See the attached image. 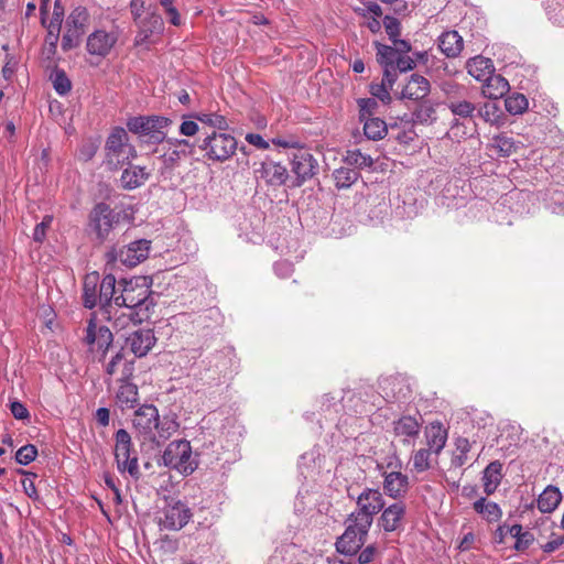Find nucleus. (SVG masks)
Masks as SVG:
<instances>
[{
  "mask_svg": "<svg viewBox=\"0 0 564 564\" xmlns=\"http://www.w3.org/2000/svg\"><path fill=\"white\" fill-rule=\"evenodd\" d=\"M159 416L158 409L152 404H143L134 412L132 425L137 437L142 443H160L155 434V429L159 426Z\"/></svg>",
  "mask_w": 564,
  "mask_h": 564,
  "instance_id": "obj_8",
  "label": "nucleus"
},
{
  "mask_svg": "<svg viewBox=\"0 0 564 564\" xmlns=\"http://www.w3.org/2000/svg\"><path fill=\"white\" fill-rule=\"evenodd\" d=\"M162 462L164 466L184 475L192 474L196 468V464L192 459L191 444L185 440L171 442L162 455Z\"/></svg>",
  "mask_w": 564,
  "mask_h": 564,
  "instance_id": "obj_6",
  "label": "nucleus"
},
{
  "mask_svg": "<svg viewBox=\"0 0 564 564\" xmlns=\"http://www.w3.org/2000/svg\"><path fill=\"white\" fill-rule=\"evenodd\" d=\"M156 338L152 329L138 328L126 337V347L135 356L144 357L154 346Z\"/></svg>",
  "mask_w": 564,
  "mask_h": 564,
  "instance_id": "obj_18",
  "label": "nucleus"
},
{
  "mask_svg": "<svg viewBox=\"0 0 564 564\" xmlns=\"http://www.w3.org/2000/svg\"><path fill=\"white\" fill-rule=\"evenodd\" d=\"M10 410H11L12 415L17 420H25V419L30 417V413H29L28 409L25 408L24 404H22L19 401L12 402L10 404Z\"/></svg>",
  "mask_w": 564,
  "mask_h": 564,
  "instance_id": "obj_64",
  "label": "nucleus"
},
{
  "mask_svg": "<svg viewBox=\"0 0 564 564\" xmlns=\"http://www.w3.org/2000/svg\"><path fill=\"white\" fill-rule=\"evenodd\" d=\"M562 500V494L555 486H547L542 494H540L536 506L538 509L543 513H550L554 511Z\"/></svg>",
  "mask_w": 564,
  "mask_h": 564,
  "instance_id": "obj_31",
  "label": "nucleus"
},
{
  "mask_svg": "<svg viewBox=\"0 0 564 564\" xmlns=\"http://www.w3.org/2000/svg\"><path fill=\"white\" fill-rule=\"evenodd\" d=\"M131 12L137 21L142 19L144 13L152 12V9L155 6V0H132L131 1Z\"/></svg>",
  "mask_w": 564,
  "mask_h": 564,
  "instance_id": "obj_47",
  "label": "nucleus"
},
{
  "mask_svg": "<svg viewBox=\"0 0 564 564\" xmlns=\"http://www.w3.org/2000/svg\"><path fill=\"white\" fill-rule=\"evenodd\" d=\"M37 456V448L33 444H28L18 449L15 460L20 465L32 463Z\"/></svg>",
  "mask_w": 564,
  "mask_h": 564,
  "instance_id": "obj_49",
  "label": "nucleus"
},
{
  "mask_svg": "<svg viewBox=\"0 0 564 564\" xmlns=\"http://www.w3.org/2000/svg\"><path fill=\"white\" fill-rule=\"evenodd\" d=\"M62 25L61 14L56 13L53 19H51L48 25H46L47 34L45 37V43L43 46V55L46 58H51L56 53L57 42L59 39V31Z\"/></svg>",
  "mask_w": 564,
  "mask_h": 564,
  "instance_id": "obj_29",
  "label": "nucleus"
},
{
  "mask_svg": "<svg viewBox=\"0 0 564 564\" xmlns=\"http://www.w3.org/2000/svg\"><path fill=\"white\" fill-rule=\"evenodd\" d=\"M82 35L83 33L66 28V31L62 37L63 51H69L76 47L80 42Z\"/></svg>",
  "mask_w": 564,
  "mask_h": 564,
  "instance_id": "obj_53",
  "label": "nucleus"
},
{
  "mask_svg": "<svg viewBox=\"0 0 564 564\" xmlns=\"http://www.w3.org/2000/svg\"><path fill=\"white\" fill-rule=\"evenodd\" d=\"M502 477V464L498 460L491 462L482 473L485 494L492 495L500 485Z\"/></svg>",
  "mask_w": 564,
  "mask_h": 564,
  "instance_id": "obj_30",
  "label": "nucleus"
},
{
  "mask_svg": "<svg viewBox=\"0 0 564 564\" xmlns=\"http://www.w3.org/2000/svg\"><path fill=\"white\" fill-rule=\"evenodd\" d=\"M431 91L430 82L422 75L412 74L403 85L399 98L401 100L420 101Z\"/></svg>",
  "mask_w": 564,
  "mask_h": 564,
  "instance_id": "obj_19",
  "label": "nucleus"
},
{
  "mask_svg": "<svg viewBox=\"0 0 564 564\" xmlns=\"http://www.w3.org/2000/svg\"><path fill=\"white\" fill-rule=\"evenodd\" d=\"M415 66V63L414 61L408 56V55H398L395 62H394V70H400V72H408V70H411L413 69Z\"/></svg>",
  "mask_w": 564,
  "mask_h": 564,
  "instance_id": "obj_62",
  "label": "nucleus"
},
{
  "mask_svg": "<svg viewBox=\"0 0 564 564\" xmlns=\"http://www.w3.org/2000/svg\"><path fill=\"white\" fill-rule=\"evenodd\" d=\"M150 249V240L139 239L120 249L118 259L126 267L133 268L148 259Z\"/></svg>",
  "mask_w": 564,
  "mask_h": 564,
  "instance_id": "obj_17",
  "label": "nucleus"
},
{
  "mask_svg": "<svg viewBox=\"0 0 564 564\" xmlns=\"http://www.w3.org/2000/svg\"><path fill=\"white\" fill-rule=\"evenodd\" d=\"M122 308H119L112 304L111 306V313L105 312L104 315L108 321L112 322V325L116 329H124L128 327L129 324H141L144 319L137 318L134 314L137 311L133 310H126L121 311Z\"/></svg>",
  "mask_w": 564,
  "mask_h": 564,
  "instance_id": "obj_28",
  "label": "nucleus"
},
{
  "mask_svg": "<svg viewBox=\"0 0 564 564\" xmlns=\"http://www.w3.org/2000/svg\"><path fill=\"white\" fill-rule=\"evenodd\" d=\"M164 517L160 519V525L165 530H181L192 518L191 509L182 501H175L165 507Z\"/></svg>",
  "mask_w": 564,
  "mask_h": 564,
  "instance_id": "obj_16",
  "label": "nucleus"
},
{
  "mask_svg": "<svg viewBox=\"0 0 564 564\" xmlns=\"http://www.w3.org/2000/svg\"><path fill=\"white\" fill-rule=\"evenodd\" d=\"M113 293H117V281L112 274H107L99 279L97 272H91L85 275L83 282L82 300L86 308H94L99 306L102 314L105 312L111 313L113 304Z\"/></svg>",
  "mask_w": 564,
  "mask_h": 564,
  "instance_id": "obj_2",
  "label": "nucleus"
},
{
  "mask_svg": "<svg viewBox=\"0 0 564 564\" xmlns=\"http://www.w3.org/2000/svg\"><path fill=\"white\" fill-rule=\"evenodd\" d=\"M171 123L166 117L150 116V117H133L127 122L130 132L138 134L148 143H161L166 138L164 129Z\"/></svg>",
  "mask_w": 564,
  "mask_h": 564,
  "instance_id": "obj_5",
  "label": "nucleus"
},
{
  "mask_svg": "<svg viewBox=\"0 0 564 564\" xmlns=\"http://www.w3.org/2000/svg\"><path fill=\"white\" fill-rule=\"evenodd\" d=\"M51 79L53 83V87L58 95L64 96L67 93H69L72 88V83L69 78L66 76L65 72L56 69L52 73Z\"/></svg>",
  "mask_w": 564,
  "mask_h": 564,
  "instance_id": "obj_45",
  "label": "nucleus"
},
{
  "mask_svg": "<svg viewBox=\"0 0 564 564\" xmlns=\"http://www.w3.org/2000/svg\"><path fill=\"white\" fill-rule=\"evenodd\" d=\"M345 162L348 165L356 166L358 169H367L373 165V160L370 155L362 153L360 150L347 151Z\"/></svg>",
  "mask_w": 564,
  "mask_h": 564,
  "instance_id": "obj_42",
  "label": "nucleus"
},
{
  "mask_svg": "<svg viewBox=\"0 0 564 564\" xmlns=\"http://www.w3.org/2000/svg\"><path fill=\"white\" fill-rule=\"evenodd\" d=\"M467 73L478 82L486 80L495 72L492 61L481 55L466 62Z\"/></svg>",
  "mask_w": 564,
  "mask_h": 564,
  "instance_id": "obj_27",
  "label": "nucleus"
},
{
  "mask_svg": "<svg viewBox=\"0 0 564 564\" xmlns=\"http://www.w3.org/2000/svg\"><path fill=\"white\" fill-rule=\"evenodd\" d=\"M191 117L214 128L225 129L227 127L226 119L223 116L216 113H199Z\"/></svg>",
  "mask_w": 564,
  "mask_h": 564,
  "instance_id": "obj_50",
  "label": "nucleus"
},
{
  "mask_svg": "<svg viewBox=\"0 0 564 564\" xmlns=\"http://www.w3.org/2000/svg\"><path fill=\"white\" fill-rule=\"evenodd\" d=\"M435 109L429 104H421L420 107L413 112L414 120L420 123H427L433 121Z\"/></svg>",
  "mask_w": 564,
  "mask_h": 564,
  "instance_id": "obj_51",
  "label": "nucleus"
},
{
  "mask_svg": "<svg viewBox=\"0 0 564 564\" xmlns=\"http://www.w3.org/2000/svg\"><path fill=\"white\" fill-rule=\"evenodd\" d=\"M115 457L120 471H128L132 477L139 475V463L135 451L132 448L130 434L120 429L115 435Z\"/></svg>",
  "mask_w": 564,
  "mask_h": 564,
  "instance_id": "obj_9",
  "label": "nucleus"
},
{
  "mask_svg": "<svg viewBox=\"0 0 564 564\" xmlns=\"http://www.w3.org/2000/svg\"><path fill=\"white\" fill-rule=\"evenodd\" d=\"M447 437V429L440 421L431 422L424 429L426 448L432 451L435 456H438L444 449Z\"/></svg>",
  "mask_w": 564,
  "mask_h": 564,
  "instance_id": "obj_22",
  "label": "nucleus"
},
{
  "mask_svg": "<svg viewBox=\"0 0 564 564\" xmlns=\"http://www.w3.org/2000/svg\"><path fill=\"white\" fill-rule=\"evenodd\" d=\"M357 511L351 512L350 516L359 521V527L371 528L373 516L384 507L382 494L378 489H365L357 498Z\"/></svg>",
  "mask_w": 564,
  "mask_h": 564,
  "instance_id": "obj_7",
  "label": "nucleus"
},
{
  "mask_svg": "<svg viewBox=\"0 0 564 564\" xmlns=\"http://www.w3.org/2000/svg\"><path fill=\"white\" fill-rule=\"evenodd\" d=\"M361 121L364 122V133L369 140L378 141L387 135L388 126L381 118L369 117Z\"/></svg>",
  "mask_w": 564,
  "mask_h": 564,
  "instance_id": "obj_34",
  "label": "nucleus"
},
{
  "mask_svg": "<svg viewBox=\"0 0 564 564\" xmlns=\"http://www.w3.org/2000/svg\"><path fill=\"white\" fill-rule=\"evenodd\" d=\"M495 142H496L497 148L499 149V152L502 155L508 156L512 153L513 142L511 141V139H509L507 137H498V138H496Z\"/></svg>",
  "mask_w": 564,
  "mask_h": 564,
  "instance_id": "obj_63",
  "label": "nucleus"
},
{
  "mask_svg": "<svg viewBox=\"0 0 564 564\" xmlns=\"http://www.w3.org/2000/svg\"><path fill=\"white\" fill-rule=\"evenodd\" d=\"M444 104L455 117V121L451 128L453 132L458 128L459 119L473 120L476 115L477 107L471 100L467 98V95L459 97L456 100L444 101Z\"/></svg>",
  "mask_w": 564,
  "mask_h": 564,
  "instance_id": "obj_23",
  "label": "nucleus"
},
{
  "mask_svg": "<svg viewBox=\"0 0 564 564\" xmlns=\"http://www.w3.org/2000/svg\"><path fill=\"white\" fill-rule=\"evenodd\" d=\"M177 423L173 420H159V426L155 429L156 440H166L173 432L177 430Z\"/></svg>",
  "mask_w": 564,
  "mask_h": 564,
  "instance_id": "obj_52",
  "label": "nucleus"
},
{
  "mask_svg": "<svg viewBox=\"0 0 564 564\" xmlns=\"http://www.w3.org/2000/svg\"><path fill=\"white\" fill-rule=\"evenodd\" d=\"M534 540L535 539H534L533 533H531L530 531H524L523 534L518 536V540L514 543V549L518 552H523L527 549H529L530 545H532Z\"/></svg>",
  "mask_w": 564,
  "mask_h": 564,
  "instance_id": "obj_60",
  "label": "nucleus"
},
{
  "mask_svg": "<svg viewBox=\"0 0 564 564\" xmlns=\"http://www.w3.org/2000/svg\"><path fill=\"white\" fill-rule=\"evenodd\" d=\"M438 47L446 57L455 58L464 48V40L457 31H446L438 37Z\"/></svg>",
  "mask_w": 564,
  "mask_h": 564,
  "instance_id": "obj_25",
  "label": "nucleus"
},
{
  "mask_svg": "<svg viewBox=\"0 0 564 564\" xmlns=\"http://www.w3.org/2000/svg\"><path fill=\"white\" fill-rule=\"evenodd\" d=\"M405 513V503L402 501H395L387 508L383 507L377 524L386 533L401 531L404 528Z\"/></svg>",
  "mask_w": 564,
  "mask_h": 564,
  "instance_id": "obj_15",
  "label": "nucleus"
},
{
  "mask_svg": "<svg viewBox=\"0 0 564 564\" xmlns=\"http://www.w3.org/2000/svg\"><path fill=\"white\" fill-rule=\"evenodd\" d=\"M181 155H186V151L184 149H175L171 152L164 153L161 159L166 167H173L180 161Z\"/></svg>",
  "mask_w": 564,
  "mask_h": 564,
  "instance_id": "obj_61",
  "label": "nucleus"
},
{
  "mask_svg": "<svg viewBox=\"0 0 564 564\" xmlns=\"http://www.w3.org/2000/svg\"><path fill=\"white\" fill-rule=\"evenodd\" d=\"M256 173L258 174V177L262 178L268 185L274 187L283 185L289 178L286 167L272 160L263 161Z\"/></svg>",
  "mask_w": 564,
  "mask_h": 564,
  "instance_id": "obj_21",
  "label": "nucleus"
},
{
  "mask_svg": "<svg viewBox=\"0 0 564 564\" xmlns=\"http://www.w3.org/2000/svg\"><path fill=\"white\" fill-rule=\"evenodd\" d=\"M471 448L470 442L466 437H458L455 441V451L451 459L452 466L462 467L468 460L467 454Z\"/></svg>",
  "mask_w": 564,
  "mask_h": 564,
  "instance_id": "obj_39",
  "label": "nucleus"
},
{
  "mask_svg": "<svg viewBox=\"0 0 564 564\" xmlns=\"http://www.w3.org/2000/svg\"><path fill=\"white\" fill-rule=\"evenodd\" d=\"M143 37L147 39L151 34L160 33L163 26V20L161 15L150 12L145 18L138 21Z\"/></svg>",
  "mask_w": 564,
  "mask_h": 564,
  "instance_id": "obj_38",
  "label": "nucleus"
},
{
  "mask_svg": "<svg viewBox=\"0 0 564 564\" xmlns=\"http://www.w3.org/2000/svg\"><path fill=\"white\" fill-rule=\"evenodd\" d=\"M98 145L93 141L84 142L78 151H77V158L79 161L88 162L90 161L95 154L97 153Z\"/></svg>",
  "mask_w": 564,
  "mask_h": 564,
  "instance_id": "obj_54",
  "label": "nucleus"
},
{
  "mask_svg": "<svg viewBox=\"0 0 564 564\" xmlns=\"http://www.w3.org/2000/svg\"><path fill=\"white\" fill-rule=\"evenodd\" d=\"M474 510L479 513L488 522H498L502 517V510L498 503L488 501L481 497L473 505Z\"/></svg>",
  "mask_w": 564,
  "mask_h": 564,
  "instance_id": "obj_33",
  "label": "nucleus"
},
{
  "mask_svg": "<svg viewBox=\"0 0 564 564\" xmlns=\"http://www.w3.org/2000/svg\"><path fill=\"white\" fill-rule=\"evenodd\" d=\"M379 556V550L375 544L366 546L358 555L359 564H369Z\"/></svg>",
  "mask_w": 564,
  "mask_h": 564,
  "instance_id": "obj_57",
  "label": "nucleus"
},
{
  "mask_svg": "<svg viewBox=\"0 0 564 564\" xmlns=\"http://www.w3.org/2000/svg\"><path fill=\"white\" fill-rule=\"evenodd\" d=\"M113 304L119 308L137 311L139 319H148L155 302L151 296L150 285L145 276L121 280L113 293Z\"/></svg>",
  "mask_w": 564,
  "mask_h": 564,
  "instance_id": "obj_1",
  "label": "nucleus"
},
{
  "mask_svg": "<svg viewBox=\"0 0 564 564\" xmlns=\"http://www.w3.org/2000/svg\"><path fill=\"white\" fill-rule=\"evenodd\" d=\"M434 454L429 448H421L413 453L412 464L413 469L417 473H423L431 468V456Z\"/></svg>",
  "mask_w": 564,
  "mask_h": 564,
  "instance_id": "obj_43",
  "label": "nucleus"
},
{
  "mask_svg": "<svg viewBox=\"0 0 564 564\" xmlns=\"http://www.w3.org/2000/svg\"><path fill=\"white\" fill-rule=\"evenodd\" d=\"M150 177V173L145 167L130 164L123 170L120 183L124 189H134L142 186Z\"/></svg>",
  "mask_w": 564,
  "mask_h": 564,
  "instance_id": "obj_26",
  "label": "nucleus"
},
{
  "mask_svg": "<svg viewBox=\"0 0 564 564\" xmlns=\"http://www.w3.org/2000/svg\"><path fill=\"white\" fill-rule=\"evenodd\" d=\"M505 106L509 113L521 115L528 109L529 101L523 94L514 93L506 98Z\"/></svg>",
  "mask_w": 564,
  "mask_h": 564,
  "instance_id": "obj_41",
  "label": "nucleus"
},
{
  "mask_svg": "<svg viewBox=\"0 0 564 564\" xmlns=\"http://www.w3.org/2000/svg\"><path fill=\"white\" fill-rule=\"evenodd\" d=\"M120 223V213L106 203L96 204L88 215V231L96 240L104 242L109 239L112 230Z\"/></svg>",
  "mask_w": 564,
  "mask_h": 564,
  "instance_id": "obj_4",
  "label": "nucleus"
},
{
  "mask_svg": "<svg viewBox=\"0 0 564 564\" xmlns=\"http://www.w3.org/2000/svg\"><path fill=\"white\" fill-rule=\"evenodd\" d=\"M113 340L110 329L102 325H97L91 318L85 329L84 343L96 359L101 361Z\"/></svg>",
  "mask_w": 564,
  "mask_h": 564,
  "instance_id": "obj_10",
  "label": "nucleus"
},
{
  "mask_svg": "<svg viewBox=\"0 0 564 564\" xmlns=\"http://www.w3.org/2000/svg\"><path fill=\"white\" fill-rule=\"evenodd\" d=\"M122 365L120 380H127L132 375V366L124 362L122 351H118L111 360L105 366V371L108 376H113L118 372V366Z\"/></svg>",
  "mask_w": 564,
  "mask_h": 564,
  "instance_id": "obj_40",
  "label": "nucleus"
},
{
  "mask_svg": "<svg viewBox=\"0 0 564 564\" xmlns=\"http://www.w3.org/2000/svg\"><path fill=\"white\" fill-rule=\"evenodd\" d=\"M441 90L445 95V101L456 100L459 97L467 95V89L455 82H443L441 84Z\"/></svg>",
  "mask_w": 564,
  "mask_h": 564,
  "instance_id": "obj_46",
  "label": "nucleus"
},
{
  "mask_svg": "<svg viewBox=\"0 0 564 564\" xmlns=\"http://www.w3.org/2000/svg\"><path fill=\"white\" fill-rule=\"evenodd\" d=\"M292 172L296 175V185L300 186L304 182L311 180L318 172V162L313 154L301 147L292 156Z\"/></svg>",
  "mask_w": 564,
  "mask_h": 564,
  "instance_id": "obj_14",
  "label": "nucleus"
},
{
  "mask_svg": "<svg viewBox=\"0 0 564 564\" xmlns=\"http://www.w3.org/2000/svg\"><path fill=\"white\" fill-rule=\"evenodd\" d=\"M398 51L389 45L377 44V59L384 66H390L394 70V62L398 57Z\"/></svg>",
  "mask_w": 564,
  "mask_h": 564,
  "instance_id": "obj_44",
  "label": "nucleus"
},
{
  "mask_svg": "<svg viewBox=\"0 0 564 564\" xmlns=\"http://www.w3.org/2000/svg\"><path fill=\"white\" fill-rule=\"evenodd\" d=\"M104 164L110 171H118L137 158V150L130 143L128 132L123 128H115L105 144Z\"/></svg>",
  "mask_w": 564,
  "mask_h": 564,
  "instance_id": "obj_3",
  "label": "nucleus"
},
{
  "mask_svg": "<svg viewBox=\"0 0 564 564\" xmlns=\"http://www.w3.org/2000/svg\"><path fill=\"white\" fill-rule=\"evenodd\" d=\"M383 25L390 40L399 37L401 33V26L397 18L386 15L383 19Z\"/></svg>",
  "mask_w": 564,
  "mask_h": 564,
  "instance_id": "obj_56",
  "label": "nucleus"
},
{
  "mask_svg": "<svg viewBox=\"0 0 564 564\" xmlns=\"http://www.w3.org/2000/svg\"><path fill=\"white\" fill-rule=\"evenodd\" d=\"M497 107L494 104H485L482 107L476 110L477 115L487 122H495L498 119Z\"/></svg>",
  "mask_w": 564,
  "mask_h": 564,
  "instance_id": "obj_58",
  "label": "nucleus"
},
{
  "mask_svg": "<svg viewBox=\"0 0 564 564\" xmlns=\"http://www.w3.org/2000/svg\"><path fill=\"white\" fill-rule=\"evenodd\" d=\"M360 174L357 170L350 167H339L333 172L335 186L338 189L348 188L357 182Z\"/></svg>",
  "mask_w": 564,
  "mask_h": 564,
  "instance_id": "obj_37",
  "label": "nucleus"
},
{
  "mask_svg": "<svg viewBox=\"0 0 564 564\" xmlns=\"http://www.w3.org/2000/svg\"><path fill=\"white\" fill-rule=\"evenodd\" d=\"M383 491L387 496L393 499H401L405 497L409 491L410 482L409 477L401 471L383 470Z\"/></svg>",
  "mask_w": 564,
  "mask_h": 564,
  "instance_id": "obj_20",
  "label": "nucleus"
},
{
  "mask_svg": "<svg viewBox=\"0 0 564 564\" xmlns=\"http://www.w3.org/2000/svg\"><path fill=\"white\" fill-rule=\"evenodd\" d=\"M89 21V13L86 8L77 7L75 8L66 20V28L70 30H76L80 33L86 32V28Z\"/></svg>",
  "mask_w": 564,
  "mask_h": 564,
  "instance_id": "obj_36",
  "label": "nucleus"
},
{
  "mask_svg": "<svg viewBox=\"0 0 564 564\" xmlns=\"http://www.w3.org/2000/svg\"><path fill=\"white\" fill-rule=\"evenodd\" d=\"M199 147L206 152L208 159L223 162L236 152L237 141L230 134L213 132Z\"/></svg>",
  "mask_w": 564,
  "mask_h": 564,
  "instance_id": "obj_12",
  "label": "nucleus"
},
{
  "mask_svg": "<svg viewBox=\"0 0 564 564\" xmlns=\"http://www.w3.org/2000/svg\"><path fill=\"white\" fill-rule=\"evenodd\" d=\"M390 89V87L382 83L372 84L370 93L375 98L380 99L383 104H389L391 101Z\"/></svg>",
  "mask_w": 564,
  "mask_h": 564,
  "instance_id": "obj_55",
  "label": "nucleus"
},
{
  "mask_svg": "<svg viewBox=\"0 0 564 564\" xmlns=\"http://www.w3.org/2000/svg\"><path fill=\"white\" fill-rule=\"evenodd\" d=\"M421 424L415 417L410 415L402 416L393 423V432L395 436L401 438L403 444L411 445L420 433Z\"/></svg>",
  "mask_w": 564,
  "mask_h": 564,
  "instance_id": "obj_24",
  "label": "nucleus"
},
{
  "mask_svg": "<svg viewBox=\"0 0 564 564\" xmlns=\"http://www.w3.org/2000/svg\"><path fill=\"white\" fill-rule=\"evenodd\" d=\"M119 40V31L116 26L98 29L90 33L86 41V48L90 55L106 57Z\"/></svg>",
  "mask_w": 564,
  "mask_h": 564,
  "instance_id": "obj_13",
  "label": "nucleus"
},
{
  "mask_svg": "<svg viewBox=\"0 0 564 564\" xmlns=\"http://www.w3.org/2000/svg\"><path fill=\"white\" fill-rule=\"evenodd\" d=\"M564 544V535L551 534V540L541 545L544 553L551 554L557 551Z\"/></svg>",
  "mask_w": 564,
  "mask_h": 564,
  "instance_id": "obj_59",
  "label": "nucleus"
},
{
  "mask_svg": "<svg viewBox=\"0 0 564 564\" xmlns=\"http://www.w3.org/2000/svg\"><path fill=\"white\" fill-rule=\"evenodd\" d=\"M484 95L490 99H498L509 90V83L501 75H496L495 72L486 80L482 82Z\"/></svg>",
  "mask_w": 564,
  "mask_h": 564,
  "instance_id": "obj_32",
  "label": "nucleus"
},
{
  "mask_svg": "<svg viewBox=\"0 0 564 564\" xmlns=\"http://www.w3.org/2000/svg\"><path fill=\"white\" fill-rule=\"evenodd\" d=\"M116 399L122 410L132 409L138 401L137 386L129 382L122 383L118 389Z\"/></svg>",
  "mask_w": 564,
  "mask_h": 564,
  "instance_id": "obj_35",
  "label": "nucleus"
},
{
  "mask_svg": "<svg viewBox=\"0 0 564 564\" xmlns=\"http://www.w3.org/2000/svg\"><path fill=\"white\" fill-rule=\"evenodd\" d=\"M356 518L349 514L346 530L336 541V550L345 555L356 554L364 545L370 528H361Z\"/></svg>",
  "mask_w": 564,
  "mask_h": 564,
  "instance_id": "obj_11",
  "label": "nucleus"
},
{
  "mask_svg": "<svg viewBox=\"0 0 564 564\" xmlns=\"http://www.w3.org/2000/svg\"><path fill=\"white\" fill-rule=\"evenodd\" d=\"M359 119L364 120L369 117H376L375 113L378 109V101L375 98H361L358 100Z\"/></svg>",
  "mask_w": 564,
  "mask_h": 564,
  "instance_id": "obj_48",
  "label": "nucleus"
}]
</instances>
